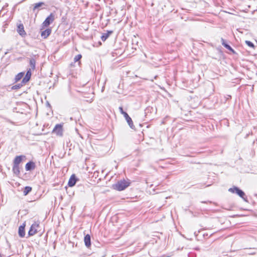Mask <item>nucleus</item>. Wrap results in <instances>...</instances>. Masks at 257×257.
Here are the masks:
<instances>
[{"label":"nucleus","instance_id":"obj_1","mask_svg":"<svg viewBox=\"0 0 257 257\" xmlns=\"http://www.w3.org/2000/svg\"><path fill=\"white\" fill-rule=\"evenodd\" d=\"M130 183L124 180L118 181L117 183L113 185V187L114 189L118 191H122L130 186Z\"/></svg>","mask_w":257,"mask_h":257},{"label":"nucleus","instance_id":"obj_2","mask_svg":"<svg viewBox=\"0 0 257 257\" xmlns=\"http://www.w3.org/2000/svg\"><path fill=\"white\" fill-rule=\"evenodd\" d=\"M228 191L233 193H236L240 197L245 200L244 196H245V193L240 189L236 187L230 188Z\"/></svg>","mask_w":257,"mask_h":257},{"label":"nucleus","instance_id":"obj_3","mask_svg":"<svg viewBox=\"0 0 257 257\" xmlns=\"http://www.w3.org/2000/svg\"><path fill=\"white\" fill-rule=\"evenodd\" d=\"M55 19V15L53 13H51L50 15L45 19L42 25L43 27H48L50 24L53 23Z\"/></svg>","mask_w":257,"mask_h":257},{"label":"nucleus","instance_id":"obj_4","mask_svg":"<svg viewBox=\"0 0 257 257\" xmlns=\"http://www.w3.org/2000/svg\"><path fill=\"white\" fill-rule=\"evenodd\" d=\"M46 6L44 2H39L38 3L35 4L33 11L34 12L36 11V15L38 13L40 10L44 9Z\"/></svg>","mask_w":257,"mask_h":257},{"label":"nucleus","instance_id":"obj_5","mask_svg":"<svg viewBox=\"0 0 257 257\" xmlns=\"http://www.w3.org/2000/svg\"><path fill=\"white\" fill-rule=\"evenodd\" d=\"M39 227V224L36 223H33L28 232V235L29 236H33L37 232V228Z\"/></svg>","mask_w":257,"mask_h":257},{"label":"nucleus","instance_id":"obj_6","mask_svg":"<svg viewBox=\"0 0 257 257\" xmlns=\"http://www.w3.org/2000/svg\"><path fill=\"white\" fill-rule=\"evenodd\" d=\"M53 132L57 136H62L63 135L62 125L60 124H56L53 130Z\"/></svg>","mask_w":257,"mask_h":257},{"label":"nucleus","instance_id":"obj_7","mask_svg":"<svg viewBox=\"0 0 257 257\" xmlns=\"http://www.w3.org/2000/svg\"><path fill=\"white\" fill-rule=\"evenodd\" d=\"M36 167L35 163L33 161H30L26 164L25 169L27 171H32L34 170Z\"/></svg>","mask_w":257,"mask_h":257},{"label":"nucleus","instance_id":"obj_8","mask_svg":"<svg viewBox=\"0 0 257 257\" xmlns=\"http://www.w3.org/2000/svg\"><path fill=\"white\" fill-rule=\"evenodd\" d=\"M17 32L19 35L22 37L25 36L26 35V33L24 30V27L22 24H20L18 26Z\"/></svg>","mask_w":257,"mask_h":257},{"label":"nucleus","instance_id":"obj_9","mask_svg":"<svg viewBox=\"0 0 257 257\" xmlns=\"http://www.w3.org/2000/svg\"><path fill=\"white\" fill-rule=\"evenodd\" d=\"M26 156L24 155L17 156H16L13 161V164L19 165L22 162L23 158H25Z\"/></svg>","mask_w":257,"mask_h":257},{"label":"nucleus","instance_id":"obj_10","mask_svg":"<svg viewBox=\"0 0 257 257\" xmlns=\"http://www.w3.org/2000/svg\"><path fill=\"white\" fill-rule=\"evenodd\" d=\"M31 76V69H29L27 71L25 77L23 79V80L22 81V83L25 84L27 82H28L29 81V80L30 79Z\"/></svg>","mask_w":257,"mask_h":257},{"label":"nucleus","instance_id":"obj_11","mask_svg":"<svg viewBox=\"0 0 257 257\" xmlns=\"http://www.w3.org/2000/svg\"><path fill=\"white\" fill-rule=\"evenodd\" d=\"M123 116L124 117L125 120H126L130 127L132 128H134L135 127V126L133 124V120L132 118L130 117V116L128 115V114H124V115Z\"/></svg>","mask_w":257,"mask_h":257},{"label":"nucleus","instance_id":"obj_12","mask_svg":"<svg viewBox=\"0 0 257 257\" xmlns=\"http://www.w3.org/2000/svg\"><path fill=\"white\" fill-rule=\"evenodd\" d=\"M222 45L227 49L232 52L233 53H235L234 50L227 44L226 43L224 39H221Z\"/></svg>","mask_w":257,"mask_h":257},{"label":"nucleus","instance_id":"obj_13","mask_svg":"<svg viewBox=\"0 0 257 257\" xmlns=\"http://www.w3.org/2000/svg\"><path fill=\"white\" fill-rule=\"evenodd\" d=\"M84 241L86 247H89L91 245V238L89 234H87L85 236Z\"/></svg>","mask_w":257,"mask_h":257},{"label":"nucleus","instance_id":"obj_14","mask_svg":"<svg viewBox=\"0 0 257 257\" xmlns=\"http://www.w3.org/2000/svg\"><path fill=\"white\" fill-rule=\"evenodd\" d=\"M51 33V30L50 29H47L46 30L41 32V36L44 39L47 38Z\"/></svg>","mask_w":257,"mask_h":257},{"label":"nucleus","instance_id":"obj_15","mask_svg":"<svg viewBox=\"0 0 257 257\" xmlns=\"http://www.w3.org/2000/svg\"><path fill=\"white\" fill-rule=\"evenodd\" d=\"M76 182V179L74 175H72L68 182V185L69 187H72L75 185Z\"/></svg>","mask_w":257,"mask_h":257},{"label":"nucleus","instance_id":"obj_16","mask_svg":"<svg viewBox=\"0 0 257 257\" xmlns=\"http://www.w3.org/2000/svg\"><path fill=\"white\" fill-rule=\"evenodd\" d=\"M25 225L24 224L23 225H21L19 228V235L21 237H23L25 236Z\"/></svg>","mask_w":257,"mask_h":257},{"label":"nucleus","instance_id":"obj_17","mask_svg":"<svg viewBox=\"0 0 257 257\" xmlns=\"http://www.w3.org/2000/svg\"><path fill=\"white\" fill-rule=\"evenodd\" d=\"M13 171L15 174L19 175L20 173L19 166L13 164Z\"/></svg>","mask_w":257,"mask_h":257},{"label":"nucleus","instance_id":"obj_18","mask_svg":"<svg viewBox=\"0 0 257 257\" xmlns=\"http://www.w3.org/2000/svg\"><path fill=\"white\" fill-rule=\"evenodd\" d=\"M30 65L31 66V70H35V65H36V60L34 58H31L30 59Z\"/></svg>","mask_w":257,"mask_h":257},{"label":"nucleus","instance_id":"obj_19","mask_svg":"<svg viewBox=\"0 0 257 257\" xmlns=\"http://www.w3.org/2000/svg\"><path fill=\"white\" fill-rule=\"evenodd\" d=\"M112 33V31H109L107 33H104L102 35L101 39L102 41H105L108 37L109 36L110 34Z\"/></svg>","mask_w":257,"mask_h":257},{"label":"nucleus","instance_id":"obj_20","mask_svg":"<svg viewBox=\"0 0 257 257\" xmlns=\"http://www.w3.org/2000/svg\"><path fill=\"white\" fill-rule=\"evenodd\" d=\"M24 75V72H21L18 74L15 77V81L17 82L20 80Z\"/></svg>","mask_w":257,"mask_h":257},{"label":"nucleus","instance_id":"obj_21","mask_svg":"<svg viewBox=\"0 0 257 257\" xmlns=\"http://www.w3.org/2000/svg\"><path fill=\"white\" fill-rule=\"evenodd\" d=\"M32 191V187L30 186H26L25 187L23 193L24 195H27L29 193Z\"/></svg>","mask_w":257,"mask_h":257},{"label":"nucleus","instance_id":"obj_22","mask_svg":"<svg viewBox=\"0 0 257 257\" xmlns=\"http://www.w3.org/2000/svg\"><path fill=\"white\" fill-rule=\"evenodd\" d=\"M25 84L22 83V82H21V83H19V84H18L13 86L12 88L13 89H20L22 86H23Z\"/></svg>","mask_w":257,"mask_h":257},{"label":"nucleus","instance_id":"obj_23","mask_svg":"<svg viewBox=\"0 0 257 257\" xmlns=\"http://www.w3.org/2000/svg\"><path fill=\"white\" fill-rule=\"evenodd\" d=\"M81 58H82L81 55L78 54V55L75 56V57H74V61L77 62V61H79Z\"/></svg>","mask_w":257,"mask_h":257},{"label":"nucleus","instance_id":"obj_24","mask_svg":"<svg viewBox=\"0 0 257 257\" xmlns=\"http://www.w3.org/2000/svg\"><path fill=\"white\" fill-rule=\"evenodd\" d=\"M245 43L250 47H252V48L254 47V45H253V44L252 42H250L249 41H246Z\"/></svg>","mask_w":257,"mask_h":257},{"label":"nucleus","instance_id":"obj_25","mask_svg":"<svg viewBox=\"0 0 257 257\" xmlns=\"http://www.w3.org/2000/svg\"><path fill=\"white\" fill-rule=\"evenodd\" d=\"M119 111L123 115V116L124 115V114L125 113H127L126 112L124 111L123 110V108L121 106H120L119 107Z\"/></svg>","mask_w":257,"mask_h":257},{"label":"nucleus","instance_id":"obj_26","mask_svg":"<svg viewBox=\"0 0 257 257\" xmlns=\"http://www.w3.org/2000/svg\"><path fill=\"white\" fill-rule=\"evenodd\" d=\"M0 257H2V255H1V254H0Z\"/></svg>","mask_w":257,"mask_h":257}]
</instances>
